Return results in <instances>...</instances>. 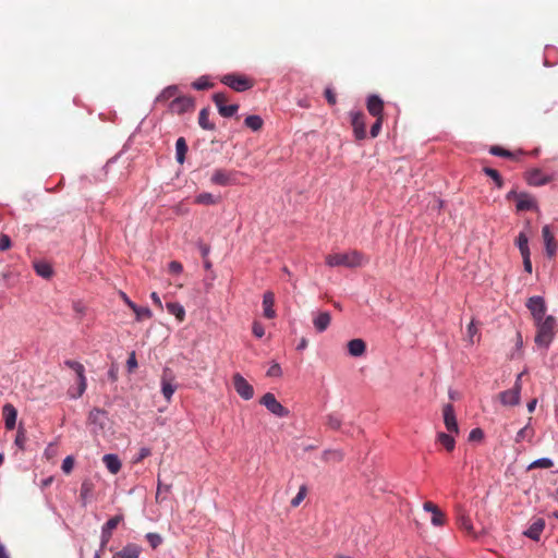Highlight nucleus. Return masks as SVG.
I'll use <instances>...</instances> for the list:
<instances>
[{
    "label": "nucleus",
    "mask_w": 558,
    "mask_h": 558,
    "mask_svg": "<svg viewBox=\"0 0 558 558\" xmlns=\"http://www.w3.org/2000/svg\"><path fill=\"white\" fill-rule=\"evenodd\" d=\"M326 264L330 267H347L355 268L361 267L368 262L365 255L356 250L333 253L326 256Z\"/></svg>",
    "instance_id": "nucleus-1"
},
{
    "label": "nucleus",
    "mask_w": 558,
    "mask_h": 558,
    "mask_svg": "<svg viewBox=\"0 0 558 558\" xmlns=\"http://www.w3.org/2000/svg\"><path fill=\"white\" fill-rule=\"evenodd\" d=\"M555 327V317L551 315L546 316L544 322L539 323L538 326H536L537 331L535 336V343L541 348L547 349L554 339Z\"/></svg>",
    "instance_id": "nucleus-2"
},
{
    "label": "nucleus",
    "mask_w": 558,
    "mask_h": 558,
    "mask_svg": "<svg viewBox=\"0 0 558 558\" xmlns=\"http://www.w3.org/2000/svg\"><path fill=\"white\" fill-rule=\"evenodd\" d=\"M64 364L75 372L77 376V388L76 391H73L72 389L69 390V395L72 399H77L83 396L87 388V379L85 376V367L82 363L73 360H66Z\"/></svg>",
    "instance_id": "nucleus-3"
},
{
    "label": "nucleus",
    "mask_w": 558,
    "mask_h": 558,
    "mask_svg": "<svg viewBox=\"0 0 558 558\" xmlns=\"http://www.w3.org/2000/svg\"><path fill=\"white\" fill-rule=\"evenodd\" d=\"M221 83L235 92H245L254 86V82L247 76L239 73H229L221 77Z\"/></svg>",
    "instance_id": "nucleus-4"
},
{
    "label": "nucleus",
    "mask_w": 558,
    "mask_h": 558,
    "mask_svg": "<svg viewBox=\"0 0 558 558\" xmlns=\"http://www.w3.org/2000/svg\"><path fill=\"white\" fill-rule=\"evenodd\" d=\"M524 373H520L517 376L515 383L511 389L501 391L498 395V399L505 407H514L520 403V393L522 389L521 379Z\"/></svg>",
    "instance_id": "nucleus-5"
},
{
    "label": "nucleus",
    "mask_w": 558,
    "mask_h": 558,
    "mask_svg": "<svg viewBox=\"0 0 558 558\" xmlns=\"http://www.w3.org/2000/svg\"><path fill=\"white\" fill-rule=\"evenodd\" d=\"M123 515L118 514L112 518H110L101 527V535H100V549L96 551L94 558H100V551H102L106 546L108 545L113 530L117 529V526L122 522Z\"/></svg>",
    "instance_id": "nucleus-6"
},
{
    "label": "nucleus",
    "mask_w": 558,
    "mask_h": 558,
    "mask_svg": "<svg viewBox=\"0 0 558 558\" xmlns=\"http://www.w3.org/2000/svg\"><path fill=\"white\" fill-rule=\"evenodd\" d=\"M263 404L270 413L278 417H286L289 415V410L284 408L275 397L274 393L267 392L260 399Z\"/></svg>",
    "instance_id": "nucleus-7"
},
{
    "label": "nucleus",
    "mask_w": 558,
    "mask_h": 558,
    "mask_svg": "<svg viewBox=\"0 0 558 558\" xmlns=\"http://www.w3.org/2000/svg\"><path fill=\"white\" fill-rule=\"evenodd\" d=\"M213 100L217 106L218 112L225 118H230L234 116L239 109V106L236 104L227 105L229 98L226 93L214 94Z\"/></svg>",
    "instance_id": "nucleus-8"
},
{
    "label": "nucleus",
    "mask_w": 558,
    "mask_h": 558,
    "mask_svg": "<svg viewBox=\"0 0 558 558\" xmlns=\"http://www.w3.org/2000/svg\"><path fill=\"white\" fill-rule=\"evenodd\" d=\"M233 386L238 395L244 400H250L254 396L253 386L239 373L233 375Z\"/></svg>",
    "instance_id": "nucleus-9"
},
{
    "label": "nucleus",
    "mask_w": 558,
    "mask_h": 558,
    "mask_svg": "<svg viewBox=\"0 0 558 558\" xmlns=\"http://www.w3.org/2000/svg\"><path fill=\"white\" fill-rule=\"evenodd\" d=\"M195 107L194 100L187 96H179L171 100L169 109L172 113L183 114L192 111Z\"/></svg>",
    "instance_id": "nucleus-10"
},
{
    "label": "nucleus",
    "mask_w": 558,
    "mask_h": 558,
    "mask_svg": "<svg viewBox=\"0 0 558 558\" xmlns=\"http://www.w3.org/2000/svg\"><path fill=\"white\" fill-rule=\"evenodd\" d=\"M351 125L357 141L366 138L365 114L361 111L351 112Z\"/></svg>",
    "instance_id": "nucleus-11"
},
{
    "label": "nucleus",
    "mask_w": 558,
    "mask_h": 558,
    "mask_svg": "<svg viewBox=\"0 0 558 558\" xmlns=\"http://www.w3.org/2000/svg\"><path fill=\"white\" fill-rule=\"evenodd\" d=\"M174 376L170 368H165L161 376V392L165 399L169 402L177 389V386L173 384Z\"/></svg>",
    "instance_id": "nucleus-12"
},
{
    "label": "nucleus",
    "mask_w": 558,
    "mask_h": 558,
    "mask_svg": "<svg viewBox=\"0 0 558 558\" xmlns=\"http://www.w3.org/2000/svg\"><path fill=\"white\" fill-rule=\"evenodd\" d=\"M444 423L450 434H459V426L451 403H447L442 408Z\"/></svg>",
    "instance_id": "nucleus-13"
},
{
    "label": "nucleus",
    "mask_w": 558,
    "mask_h": 558,
    "mask_svg": "<svg viewBox=\"0 0 558 558\" xmlns=\"http://www.w3.org/2000/svg\"><path fill=\"white\" fill-rule=\"evenodd\" d=\"M542 235L545 244V253L548 258L553 259L557 253V242L549 226H544L542 229Z\"/></svg>",
    "instance_id": "nucleus-14"
},
{
    "label": "nucleus",
    "mask_w": 558,
    "mask_h": 558,
    "mask_svg": "<svg viewBox=\"0 0 558 558\" xmlns=\"http://www.w3.org/2000/svg\"><path fill=\"white\" fill-rule=\"evenodd\" d=\"M457 523L469 536L477 537L469 514L461 507L457 509Z\"/></svg>",
    "instance_id": "nucleus-15"
},
{
    "label": "nucleus",
    "mask_w": 558,
    "mask_h": 558,
    "mask_svg": "<svg viewBox=\"0 0 558 558\" xmlns=\"http://www.w3.org/2000/svg\"><path fill=\"white\" fill-rule=\"evenodd\" d=\"M366 108L371 116L384 118V100L378 95L368 96Z\"/></svg>",
    "instance_id": "nucleus-16"
},
{
    "label": "nucleus",
    "mask_w": 558,
    "mask_h": 558,
    "mask_svg": "<svg viewBox=\"0 0 558 558\" xmlns=\"http://www.w3.org/2000/svg\"><path fill=\"white\" fill-rule=\"evenodd\" d=\"M544 529L545 520L543 518H534L529 529L523 532V535L537 542L539 541Z\"/></svg>",
    "instance_id": "nucleus-17"
},
{
    "label": "nucleus",
    "mask_w": 558,
    "mask_h": 558,
    "mask_svg": "<svg viewBox=\"0 0 558 558\" xmlns=\"http://www.w3.org/2000/svg\"><path fill=\"white\" fill-rule=\"evenodd\" d=\"M142 547L135 543H128L112 555V558H140Z\"/></svg>",
    "instance_id": "nucleus-18"
},
{
    "label": "nucleus",
    "mask_w": 558,
    "mask_h": 558,
    "mask_svg": "<svg viewBox=\"0 0 558 558\" xmlns=\"http://www.w3.org/2000/svg\"><path fill=\"white\" fill-rule=\"evenodd\" d=\"M2 415L4 420V426L7 429L12 430L16 425L17 410L11 403H5L2 408Z\"/></svg>",
    "instance_id": "nucleus-19"
},
{
    "label": "nucleus",
    "mask_w": 558,
    "mask_h": 558,
    "mask_svg": "<svg viewBox=\"0 0 558 558\" xmlns=\"http://www.w3.org/2000/svg\"><path fill=\"white\" fill-rule=\"evenodd\" d=\"M275 306V294L271 291H266L263 295V311L264 316L268 319L276 317Z\"/></svg>",
    "instance_id": "nucleus-20"
},
{
    "label": "nucleus",
    "mask_w": 558,
    "mask_h": 558,
    "mask_svg": "<svg viewBox=\"0 0 558 558\" xmlns=\"http://www.w3.org/2000/svg\"><path fill=\"white\" fill-rule=\"evenodd\" d=\"M526 307L532 315L546 314V303L542 296H531L526 302Z\"/></svg>",
    "instance_id": "nucleus-21"
},
{
    "label": "nucleus",
    "mask_w": 558,
    "mask_h": 558,
    "mask_svg": "<svg viewBox=\"0 0 558 558\" xmlns=\"http://www.w3.org/2000/svg\"><path fill=\"white\" fill-rule=\"evenodd\" d=\"M537 207L536 201L526 193H520L517 195V209L520 211L532 210Z\"/></svg>",
    "instance_id": "nucleus-22"
},
{
    "label": "nucleus",
    "mask_w": 558,
    "mask_h": 558,
    "mask_svg": "<svg viewBox=\"0 0 558 558\" xmlns=\"http://www.w3.org/2000/svg\"><path fill=\"white\" fill-rule=\"evenodd\" d=\"M550 181V178L544 174L541 170L535 169L529 172L527 182L530 185L541 186Z\"/></svg>",
    "instance_id": "nucleus-23"
},
{
    "label": "nucleus",
    "mask_w": 558,
    "mask_h": 558,
    "mask_svg": "<svg viewBox=\"0 0 558 558\" xmlns=\"http://www.w3.org/2000/svg\"><path fill=\"white\" fill-rule=\"evenodd\" d=\"M210 181L213 184L226 186L231 182V173L223 169H216Z\"/></svg>",
    "instance_id": "nucleus-24"
},
{
    "label": "nucleus",
    "mask_w": 558,
    "mask_h": 558,
    "mask_svg": "<svg viewBox=\"0 0 558 558\" xmlns=\"http://www.w3.org/2000/svg\"><path fill=\"white\" fill-rule=\"evenodd\" d=\"M348 351L352 356H362L366 351V343L362 339H353L348 342Z\"/></svg>",
    "instance_id": "nucleus-25"
},
{
    "label": "nucleus",
    "mask_w": 558,
    "mask_h": 558,
    "mask_svg": "<svg viewBox=\"0 0 558 558\" xmlns=\"http://www.w3.org/2000/svg\"><path fill=\"white\" fill-rule=\"evenodd\" d=\"M331 316L328 312H322L314 318L313 324L318 332L325 331L330 325Z\"/></svg>",
    "instance_id": "nucleus-26"
},
{
    "label": "nucleus",
    "mask_w": 558,
    "mask_h": 558,
    "mask_svg": "<svg viewBox=\"0 0 558 558\" xmlns=\"http://www.w3.org/2000/svg\"><path fill=\"white\" fill-rule=\"evenodd\" d=\"M102 461L110 473L117 474L121 469V461L116 454H105Z\"/></svg>",
    "instance_id": "nucleus-27"
},
{
    "label": "nucleus",
    "mask_w": 558,
    "mask_h": 558,
    "mask_svg": "<svg viewBox=\"0 0 558 558\" xmlns=\"http://www.w3.org/2000/svg\"><path fill=\"white\" fill-rule=\"evenodd\" d=\"M94 492V483L90 480H84L81 485L80 498L85 506L89 500L92 494Z\"/></svg>",
    "instance_id": "nucleus-28"
},
{
    "label": "nucleus",
    "mask_w": 558,
    "mask_h": 558,
    "mask_svg": "<svg viewBox=\"0 0 558 558\" xmlns=\"http://www.w3.org/2000/svg\"><path fill=\"white\" fill-rule=\"evenodd\" d=\"M187 151V144L184 137H179L175 143V159L179 163H183Z\"/></svg>",
    "instance_id": "nucleus-29"
},
{
    "label": "nucleus",
    "mask_w": 558,
    "mask_h": 558,
    "mask_svg": "<svg viewBox=\"0 0 558 558\" xmlns=\"http://www.w3.org/2000/svg\"><path fill=\"white\" fill-rule=\"evenodd\" d=\"M437 441L440 445H442L448 451H452L454 449L456 441L451 434H446L444 432L438 433Z\"/></svg>",
    "instance_id": "nucleus-30"
},
{
    "label": "nucleus",
    "mask_w": 558,
    "mask_h": 558,
    "mask_svg": "<svg viewBox=\"0 0 558 558\" xmlns=\"http://www.w3.org/2000/svg\"><path fill=\"white\" fill-rule=\"evenodd\" d=\"M343 452L336 449H329L323 452V460L326 462L338 463L343 460Z\"/></svg>",
    "instance_id": "nucleus-31"
},
{
    "label": "nucleus",
    "mask_w": 558,
    "mask_h": 558,
    "mask_svg": "<svg viewBox=\"0 0 558 558\" xmlns=\"http://www.w3.org/2000/svg\"><path fill=\"white\" fill-rule=\"evenodd\" d=\"M220 198L218 196L213 195L211 193H201L195 197V203L199 205H215L219 203Z\"/></svg>",
    "instance_id": "nucleus-32"
},
{
    "label": "nucleus",
    "mask_w": 558,
    "mask_h": 558,
    "mask_svg": "<svg viewBox=\"0 0 558 558\" xmlns=\"http://www.w3.org/2000/svg\"><path fill=\"white\" fill-rule=\"evenodd\" d=\"M198 124L204 130H214L215 124L209 121V109L203 108L198 116Z\"/></svg>",
    "instance_id": "nucleus-33"
},
{
    "label": "nucleus",
    "mask_w": 558,
    "mask_h": 558,
    "mask_svg": "<svg viewBox=\"0 0 558 558\" xmlns=\"http://www.w3.org/2000/svg\"><path fill=\"white\" fill-rule=\"evenodd\" d=\"M34 267H35L37 275L43 278L48 279L52 275V268L46 262H37V263H35Z\"/></svg>",
    "instance_id": "nucleus-34"
},
{
    "label": "nucleus",
    "mask_w": 558,
    "mask_h": 558,
    "mask_svg": "<svg viewBox=\"0 0 558 558\" xmlns=\"http://www.w3.org/2000/svg\"><path fill=\"white\" fill-rule=\"evenodd\" d=\"M178 96V87L177 86H168L165 88L161 94L157 97L158 102H165L170 99H174Z\"/></svg>",
    "instance_id": "nucleus-35"
},
{
    "label": "nucleus",
    "mask_w": 558,
    "mask_h": 558,
    "mask_svg": "<svg viewBox=\"0 0 558 558\" xmlns=\"http://www.w3.org/2000/svg\"><path fill=\"white\" fill-rule=\"evenodd\" d=\"M245 126L252 131H259L263 126V119L259 116H248L244 120Z\"/></svg>",
    "instance_id": "nucleus-36"
},
{
    "label": "nucleus",
    "mask_w": 558,
    "mask_h": 558,
    "mask_svg": "<svg viewBox=\"0 0 558 558\" xmlns=\"http://www.w3.org/2000/svg\"><path fill=\"white\" fill-rule=\"evenodd\" d=\"M167 310L170 314L174 315L180 322H182L185 317V311L183 306L179 303H167Z\"/></svg>",
    "instance_id": "nucleus-37"
},
{
    "label": "nucleus",
    "mask_w": 558,
    "mask_h": 558,
    "mask_svg": "<svg viewBox=\"0 0 558 558\" xmlns=\"http://www.w3.org/2000/svg\"><path fill=\"white\" fill-rule=\"evenodd\" d=\"M515 244L518 245L521 255L530 254L529 238L524 232L519 233Z\"/></svg>",
    "instance_id": "nucleus-38"
},
{
    "label": "nucleus",
    "mask_w": 558,
    "mask_h": 558,
    "mask_svg": "<svg viewBox=\"0 0 558 558\" xmlns=\"http://www.w3.org/2000/svg\"><path fill=\"white\" fill-rule=\"evenodd\" d=\"M483 171L485 172V174H487L489 178H492L494 180V182L496 183L497 187L501 189L502 185H504V181H502V178L501 175L499 174V172L493 168H489V167H485L483 169Z\"/></svg>",
    "instance_id": "nucleus-39"
},
{
    "label": "nucleus",
    "mask_w": 558,
    "mask_h": 558,
    "mask_svg": "<svg viewBox=\"0 0 558 558\" xmlns=\"http://www.w3.org/2000/svg\"><path fill=\"white\" fill-rule=\"evenodd\" d=\"M533 435V429L530 426H524L517 433L515 441L520 442L525 439L531 440Z\"/></svg>",
    "instance_id": "nucleus-40"
},
{
    "label": "nucleus",
    "mask_w": 558,
    "mask_h": 558,
    "mask_svg": "<svg viewBox=\"0 0 558 558\" xmlns=\"http://www.w3.org/2000/svg\"><path fill=\"white\" fill-rule=\"evenodd\" d=\"M554 465L553 461L548 458H541L532 462L529 469H549Z\"/></svg>",
    "instance_id": "nucleus-41"
},
{
    "label": "nucleus",
    "mask_w": 558,
    "mask_h": 558,
    "mask_svg": "<svg viewBox=\"0 0 558 558\" xmlns=\"http://www.w3.org/2000/svg\"><path fill=\"white\" fill-rule=\"evenodd\" d=\"M489 153L494 156L505 157V158H514V154L510 150H507L500 146H492Z\"/></svg>",
    "instance_id": "nucleus-42"
},
{
    "label": "nucleus",
    "mask_w": 558,
    "mask_h": 558,
    "mask_svg": "<svg viewBox=\"0 0 558 558\" xmlns=\"http://www.w3.org/2000/svg\"><path fill=\"white\" fill-rule=\"evenodd\" d=\"M307 494V487L305 485H302L294 498L291 500V506L293 508H296L301 505V502L304 500Z\"/></svg>",
    "instance_id": "nucleus-43"
},
{
    "label": "nucleus",
    "mask_w": 558,
    "mask_h": 558,
    "mask_svg": "<svg viewBox=\"0 0 558 558\" xmlns=\"http://www.w3.org/2000/svg\"><path fill=\"white\" fill-rule=\"evenodd\" d=\"M132 311L136 315L137 320L148 319L151 317V312L148 307H141L136 305Z\"/></svg>",
    "instance_id": "nucleus-44"
},
{
    "label": "nucleus",
    "mask_w": 558,
    "mask_h": 558,
    "mask_svg": "<svg viewBox=\"0 0 558 558\" xmlns=\"http://www.w3.org/2000/svg\"><path fill=\"white\" fill-rule=\"evenodd\" d=\"M193 88L197 90H205L213 87V83L206 76H202L192 84Z\"/></svg>",
    "instance_id": "nucleus-45"
},
{
    "label": "nucleus",
    "mask_w": 558,
    "mask_h": 558,
    "mask_svg": "<svg viewBox=\"0 0 558 558\" xmlns=\"http://www.w3.org/2000/svg\"><path fill=\"white\" fill-rule=\"evenodd\" d=\"M145 537L149 545L151 546V548L154 549L157 548L162 543V537L158 533L150 532L147 533Z\"/></svg>",
    "instance_id": "nucleus-46"
},
{
    "label": "nucleus",
    "mask_w": 558,
    "mask_h": 558,
    "mask_svg": "<svg viewBox=\"0 0 558 558\" xmlns=\"http://www.w3.org/2000/svg\"><path fill=\"white\" fill-rule=\"evenodd\" d=\"M26 440H27L26 430L22 426H20L17 429V433H16V437H15V445L20 449H24Z\"/></svg>",
    "instance_id": "nucleus-47"
},
{
    "label": "nucleus",
    "mask_w": 558,
    "mask_h": 558,
    "mask_svg": "<svg viewBox=\"0 0 558 558\" xmlns=\"http://www.w3.org/2000/svg\"><path fill=\"white\" fill-rule=\"evenodd\" d=\"M326 424L331 429H339L341 427V420L335 414H329L326 417Z\"/></svg>",
    "instance_id": "nucleus-48"
},
{
    "label": "nucleus",
    "mask_w": 558,
    "mask_h": 558,
    "mask_svg": "<svg viewBox=\"0 0 558 558\" xmlns=\"http://www.w3.org/2000/svg\"><path fill=\"white\" fill-rule=\"evenodd\" d=\"M74 466V459L71 456H68L63 461L61 469L64 473L69 474Z\"/></svg>",
    "instance_id": "nucleus-49"
},
{
    "label": "nucleus",
    "mask_w": 558,
    "mask_h": 558,
    "mask_svg": "<svg viewBox=\"0 0 558 558\" xmlns=\"http://www.w3.org/2000/svg\"><path fill=\"white\" fill-rule=\"evenodd\" d=\"M432 523L436 526H441L445 524V514L444 512H441L440 510H437L433 515H432Z\"/></svg>",
    "instance_id": "nucleus-50"
},
{
    "label": "nucleus",
    "mask_w": 558,
    "mask_h": 558,
    "mask_svg": "<svg viewBox=\"0 0 558 558\" xmlns=\"http://www.w3.org/2000/svg\"><path fill=\"white\" fill-rule=\"evenodd\" d=\"M126 367L130 373L134 372L137 368V360L134 351H132L129 355V359L126 361Z\"/></svg>",
    "instance_id": "nucleus-51"
},
{
    "label": "nucleus",
    "mask_w": 558,
    "mask_h": 558,
    "mask_svg": "<svg viewBox=\"0 0 558 558\" xmlns=\"http://www.w3.org/2000/svg\"><path fill=\"white\" fill-rule=\"evenodd\" d=\"M383 120H384V118H376V121L372 125L371 132H369L372 137H377L378 134L380 133Z\"/></svg>",
    "instance_id": "nucleus-52"
},
{
    "label": "nucleus",
    "mask_w": 558,
    "mask_h": 558,
    "mask_svg": "<svg viewBox=\"0 0 558 558\" xmlns=\"http://www.w3.org/2000/svg\"><path fill=\"white\" fill-rule=\"evenodd\" d=\"M266 375L268 377H280L282 375L280 365L278 363L271 364Z\"/></svg>",
    "instance_id": "nucleus-53"
},
{
    "label": "nucleus",
    "mask_w": 558,
    "mask_h": 558,
    "mask_svg": "<svg viewBox=\"0 0 558 558\" xmlns=\"http://www.w3.org/2000/svg\"><path fill=\"white\" fill-rule=\"evenodd\" d=\"M252 331L257 338H262L265 335V328L259 322L253 323Z\"/></svg>",
    "instance_id": "nucleus-54"
},
{
    "label": "nucleus",
    "mask_w": 558,
    "mask_h": 558,
    "mask_svg": "<svg viewBox=\"0 0 558 558\" xmlns=\"http://www.w3.org/2000/svg\"><path fill=\"white\" fill-rule=\"evenodd\" d=\"M484 437V433L481 428H474L470 432L469 440L471 441H478L482 440Z\"/></svg>",
    "instance_id": "nucleus-55"
},
{
    "label": "nucleus",
    "mask_w": 558,
    "mask_h": 558,
    "mask_svg": "<svg viewBox=\"0 0 558 558\" xmlns=\"http://www.w3.org/2000/svg\"><path fill=\"white\" fill-rule=\"evenodd\" d=\"M182 270H183V266L180 262L172 260L169 264V272L170 274L179 275L182 272Z\"/></svg>",
    "instance_id": "nucleus-56"
},
{
    "label": "nucleus",
    "mask_w": 558,
    "mask_h": 558,
    "mask_svg": "<svg viewBox=\"0 0 558 558\" xmlns=\"http://www.w3.org/2000/svg\"><path fill=\"white\" fill-rule=\"evenodd\" d=\"M11 247V239L7 234L0 235V251H7Z\"/></svg>",
    "instance_id": "nucleus-57"
},
{
    "label": "nucleus",
    "mask_w": 558,
    "mask_h": 558,
    "mask_svg": "<svg viewBox=\"0 0 558 558\" xmlns=\"http://www.w3.org/2000/svg\"><path fill=\"white\" fill-rule=\"evenodd\" d=\"M170 488H171V485H165L160 482V480H158V486H157V493H156V500L159 501L160 500V496H161V493L165 492V493H169L170 492Z\"/></svg>",
    "instance_id": "nucleus-58"
},
{
    "label": "nucleus",
    "mask_w": 558,
    "mask_h": 558,
    "mask_svg": "<svg viewBox=\"0 0 558 558\" xmlns=\"http://www.w3.org/2000/svg\"><path fill=\"white\" fill-rule=\"evenodd\" d=\"M522 258H523V266H524V270L529 274L532 272V262H531V253L527 254V255H521Z\"/></svg>",
    "instance_id": "nucleus-59"
},
{
    "label": "nucleus",
    "mask_w": 558,
    "mask_h": 558,
    "mask_svg": "<svg viewBox=\"0 0 558 558\" xmlns=\"http://www.w3.org/2000/svg\"><path fill=\"white\" fill-rule=\"evenodd\" d=\"M325 97H326L328 104H330V105H335L337 101L336 94L330 88H326Z\"/></svg>",
    "instance_id": "nucleus-60"
},
{
    "label": "nucleus",
    "mask_w": 558,
    "mask_h": 558,
    "mask_svg": "<svg viewBox=\"0 0 558 558\" xmlns=\"http://www.w3.org/2000/svg\"><path fill=\"white\" fill-rule=\"evenodd\" d=\"M423 508H424V510H425V511H427V512H432L433 514H434L437 510H439V508H438L435 504H433L432 501H426V502H424Z\"/></svg>",
    "instance_id": "nucleus-61"
},
{
    "label": "nucleus",
    "mask_w": 558,
    "mask_h": 558,
    "mask_svg": "<svg viewBox=\"0 0 558 558\" xmlns=\"http://www.w3.org/2000/svg\"><path fill=\"white\" fill-rule=\"evenodd\" d=\"M477 332V328L474 326L473 322L468 326V335L470 337V341L473 342V337Z\"/></svg>",
    "instance_id": "nucleus-62"
},
{
    "label": "nucleus",
    "mask_w": 558,
    "mask_h": 558,
    "mask_svg": "<svg viewBox=\"0 0 558 558\" xmlns=\"http://www.w3.org/2000/svg\"><path fill=\"white\" fill-rule=\"evenodd\" d=\"M121 298L123 299V301L125 302V304L131 308H135L136 307V304L134 302H132L128 295L124 293V292H121Z\"/></svg>",
    "instance_id": "nucleus-63"
},
{
    "label": "nucleus",
    "mask_w": 558,
    "mask_h": 558,
    "mask_svg": "<svg viewBox=\"0 0 558 558\" xmlns=\"http://www.w3.org/2000/svg\"><path fill=\"white\" fill-rule=\"evenodd\" d=\"M150 298H151V300H153L155 305H157L159 308H162L161 300H160L159 295L156 292H153L150 294Z\"/></svg>",
    "instance_id": "nucleus-64"
}]
</instances>
